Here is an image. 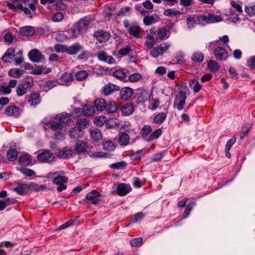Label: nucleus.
Listing matches in <instances>:
<instances>
[{"label": "nucleus", "instance_id": "nucleus-1", "mask_svg": "<svg viewBox=\"0 0 255 255\" xmlns=\"http://www.w3.org/2000/svg\"><path fill=\"white\" fill-rule=\"evenodd\" d=\"M64 172L63 171H59L52 173L49 174V177H51L53 183L59 185L57 190L61 192L66 189L67 186L65 185L68 182V178L64 175Z\"/></svg>", "mask_w": 255, "mask_h": 255}, {"label": "nucleus", "instance_id": "nucleus-2", "mask_svg": "<svg viewBox=\"0 0 255 255\" xmlns=\"http://www.w3.org/2000/svg\"><path fill=\"white\" fill-rule=\"evenodd\" d=\"M186 92L183 90H180L176 95L173 107H176L179 111L182 110L186 104Z\"/></svg>", "mask_w": 255, "mask_h": 255}, {"label": "nucleus", "instance_id": "nucleus-3", "mask_svg": "<svg viewBox=\"0 0 255 255\" xmlns=\"http://www.w3.org/2000/svg\"><path fill=\"white\" fill-rule=\"evenodd\" d=\"M33 84L32 79L24 80L19 84L16 88V93L18 96H22L25 94L28 89H29Z\"/></svg>", "mask_w": 255, "mask_h": 255}, {"label": "nucleus", "instance_id": "nucleus-4", "mask_svg": "<svg viewBox=\"0 0 255 255\" xmlns=\"http://www.w3.org/2000/svg\"><path fill=\"white\" fill-rule=\"evenodd\" d=\"M170 46L171 44L168 42L162 43L157 47L152 48L150 54L153 57L156 58L167 51Z\"/></svg>", "mask_w": 255, "mask_h": 255}, {"label": "nucleus", "instance_id": "nucleus-5", "mask_svg": "<svg viewBox=\"0 0 255 255\" xmlns=\"http://www.w3.org/2000/svg\"><path fill=\"white\" fill-rule=\"evenodd\" d=\"M199 20L201 25H205L209 23L220 22L222 20V18L215 14H209L208 15H199Z\"/></svg>", "mask_w": 255, "mask_h": 255}, {"label": "nucleus", "instance_id": "nucleus-6", "mask_svg": "<svg viewBox=\"0 0 255 255\" xmlns=\"http://www.w3.org/2000/svg\"><path fill=\"white\" fill-rule=\"evenodd\" d=\"M91 23V19L85 17L80 19L77 23V29L79 33H83L86 31Z\"/></svg>", "mask_w": 255, "mask_h": 255}, {"label": "nucleus", "instance_id": "nucleus-7", "mask_svg": "<svg viewBox=\"0 0 255 255\" xmlns=\"http://www.w3.org/2000/svg\"><path fill=\"white\" fill-rule=\"evenodd\" d=\"M37 159L41 162H50L52 161L54 156L48 150H45L39 153L37 155Z\"/></svg>", "mask_w": 255, "mask_h": 255}, {"label": "nucleus", "instance_id": "nucleus-8", "mask_svg": "<svg viewBox=\"0 0 255 255\" xmlns=\"http://www.w3.org/2000/svg\"><path fill=\"white\" fill-rule=\"evenodd\" d=\"M30 60L34 62H39L44 60V57L37 49H32L28 54Z\"/></svg>", "mask_w": 255, "mask_h": 255}, {"label": "nucleus", "instance_id": "nucleus-9", "mask_svg": "<svg viewBox=\"0 0 255 255\" xmlns=\"http://www.w3.org/2000/svg\"><path fill=\"white\" fill-rule=\"evenodd\" d=\"M101 195L96 190H93L89 192L86 196V199L91 203L96 205L101 201Z\"/></svg>", "mask_w": 255, "mask_h": 255}, {"label": "nucleus", "instance_id": "nucleus-10", "mask_svg": "<svg viewBox=\"0 0 255 255\" xmlns=\"http://www.w3.org/2000/svg\"><path fill=\"white\" fill-rule=\"evenodd\" d=\"M156 39L159 40H164L167 39L170 35L169 28L166 27H162L156 30Z\"/></svg>", "mask_w": 255, "mask_h": 255}, {"label": "nucleus", "instance_id": "nucleus-11", "mask_svg": "<svg viewBox=\"0 0 255 255\" xmlns=\"http://www.w3.org/2000/svg\"><path fill=\"white\" fill-rule=\"evenodd\" d=\"M97 57L99 60L107 63L109 64L116 63L115 59L112 56L108 55L107 52L104 51L98 52Z\"/></svg>", "mask_w": 255, "mask_h": 255}, {"label": "nucleus", "instance_id": "nucleus-12", "mask_svg": "<svg viewBox=\"0 0 255 255\" xmlns=\"http://www.w3.org/2000/svg\"><path fill=\"white\" fill-rule=\"evenodd\" d=\"M214 54L216 59L221 60L227 59L228 54L226 49L221 46H217L214 51Z\"/></svg>", "mask_w": 255, "mask_h": 255}, {"label": "nucleus", "instance_id": "nucleus-13", "mask_svg": "<svg viewBox=\"0 0 255 255\" xmlns=\"http://www.w3.org/2000/svg\"><path fill=\"white\" fill-rule=\"evenodd\" d=\"M156 34V30L155 29H151L149 33L147 34L146 37V40L145 41V45L148 48H152L157 42L158 39L155 38L154 35Z\"/></svg>", "mask_w": 255, "mask_h": 255}, {"label": "nucleus", "instance_id": "nucleus-14", "mask_svg": "<svg viewBox=\"0 0 255 255\" xmlns=\"http://www.w3.org/2000/svg\"><path fill=\"white\" fill-rule=\"evenodd\" d=\"M94 37L100 42H106L111 37L110 33L103 30L97 31L95 32Z\"/></svg>", "mask_w": 255, "mask_h": 255}, {"label": "nucleus", "instance_id": "nucleus-15", "mask_svg": "<svg viewBox=\"0 0 255 255\" xmlns=\"http://www.w3.org/2000/svg\"><path fill=\"white\" fill-rule=\"evenodd\" d=\"M5 113L8 116L17 117L20 115V111L18 107L15 105H11L6 108Z\"/></svg>", "mask_w": 255, "mask_h": 255}, {"label": "nucleus", "instance_id": "nucleus-16", "mask_svg": "<svg viewBox=\"0 0 255 255\" xmlns=\"http://www.w3.org/2000/svg\"><path fill=\"white\" fill-rule=\"evenodd\" d=\"M55 120L58 121L63 126L69 124L71 120V116L67 113H61L56 115Z\"/></svg>", "mask_w": 255, "mask_h": 255}, {"label": "nucleus", "instance_id": "nucleus-17", "mask_svg": "<svg viewBox=\"0 0 255 255\" xmlns=\"http://www.w3.org/2000/svg\"><path fill=\"white\" fill-rule=\"evenodd\" d=\"M128 33L135 38H138L141 37V30L139 26L133 24L130 26L128 29Z\"/></svg>", "mask_w": 255, "mask_h": 255}, {"label": "nucleus", "instance_id": "nucleus-18", "mask_svg": "<svg viewBox=\"0 0 255 255\" xmlns=\"http://www.w3.org/2000/svg\"><path fill=\"white\" fill-rule=\"evenodd\" d=\"M119 90H120V87L118 86L111 83H108L104 87L103 93L105 96H109L114 92Z\"/></svg>", "mask_w": 255, "mask_h": 255}, {"label": "nucleus", "instance_id": "nucleus-19", "mask_svg": "<svg viewBox=\"0 0 255 255\" xmlns=\"http://www.w3.org/2000/svg\"><path fill=\"white\" fill-rule=\"evenodd\" d=\"M131 190L130 186L128 184L121 183L117 187L118 195L123 196L128 193Z\"/></svg>", "mask_w": 255, "mask_h": 255}, {"label": "nucleus", "instance_id": "nucleus-20", "mask_svg": "<svg viewBox=\"0 0 255 255\" xmlns=\"http://www.w3.org/2000/svg\"><path fill=\"white\" fill-rule=\"evenodd\" d=\"M15 49L12 47L9 48L2 57V60L6 63L11 62L12 59L15 56Z\"/></svg>", "mask_w": 255, "mask_h": 255}, {"label": "nucleus", "instance_id": "nucleus-21", "mask_svg": "<svg viewBox=\"0 0 255 255\" xmlns=\"http://www.w3.org/2000/svg\"><path fill=\"white\" fill-rule=\"evenodd\" d=\"M88 147V144L86 142L78 140L74 146V151H75L76 153L80 154L86 151Z\"/></svg>", "mask_w": 255, "mask_h": 255}, {"label": "nucleus", "instance_id": "nucleus-22", "mask_svg": "<svg viewBox=\"0 0 255 255\" xmlns=\"http://www.w3.org/2000/svg\"><path fill=\"white\" fill-rule=\"evenodd\" d=\"M133 94V90L129 87H124L120 91L121 98L124 100H128Z\"/></svg>", "mask_w": 255, "mask_h": 255}, {"label": "nucleus", "instance_id": "nucleus-23", "mask_svg": "<svg viewBox=\"0 0 255 255\" xmlns=\"http://www.w3.org/2000/svg\"><path fill=\"white\" fill-rule=\"evenodd\" d=\"M74 151L71 149L64 148L58 151L57 153L58 157L62 158H67L73 156Z\"/></svg>", "mask_w": 255, "mask_h": 255}, {"label": "nucleus", "instance_id": "nucleus-24", "mask_svg": "<svg viewBox=\"0 0 255 255\" xmlns=\"http://www.w3.org/2000/svg\"><path fill=\"white\" fill-rule=\"evenodd\" d=\"M82 46L79 43H74L70 46L66 47V52L70 55H75L80 51Z\"/></svg>", "mask_w": 255, "mask_h": 255}, {"label": "nucleus", "instance_id": "nucleus-25", "mask_svg": "<svg viewBox=\"0 0 255 255\" xmlns=\"http://www.w3.org/2000/svg\"><path fill=\"white\" fill-rule=\"evenodd\" d=\"M17 84L16 80H10L8 85H3L1 87L2 92L5 94H9L11 92V88H14Z\"/></svg>", "mask_w": 255, "mask_h": 255}, {"label": "nucleus", "instance_id": "nucleus-26", "mask_svg": "<svg viewBox=\"0 0 255 255\" xmlns=\"http://www.w3.org/2000/svg\"><path fill=\"white\" fill-rule=\"evenodd\" d=\"M40 94L37 92L32 93L28 99V103L32 106H35L40 102Z\"/></svg>", "mask_w": 255, "mask_h": 255}, {"label": "nucleus", "instance_id": "nucleus-27", "mask_svg": "<svg viewBox=\"0 0 255 255\" xmlns=\"http://www.w3.org/2000/svg\"><path fill=\"white\" fill-rule=\"evenodd\" d=\"M118 110V105L114 101H110L106 102L105 110L108 113L113 114L116 113Z\"/></svg>", "mask_w": 255, "mask_h": 255}, {"label": "nucleus", "instance_id": "nucleus-28", "mask_svg": "<svg viewBox=\"0 0 255 255\" xmlns=\"http://www.w3.org/2000/svg\"><path fill=\"white\" fill-rule=\"evenodd\" d=\"M35 29L30 26L22 27L20 29V34L22 36H31L35 33Z\"/></svg>", "mask_w": 255, "mask_h": 255}, {"label": "nucleus", "instance_id": "nucleus-29", "mask_svg": "<svg viewBox=\"0 0 255 255\" xmlns=\"http://www.w3.org/2000/svg\"><path fill=\"white\" fill-rule=\"evenodd\" d=\"M118 141L122 146L127 145L129 142V136L125 132L121 133L119 135Z\"/></svg>", "mask_w": 255, "mask_h": 255}, {"label": "nucleus", "instance_id": "nucleus-30", "mask_svg": "<svg viewBox=\"0 0 255 255\" xmlns=\"http://www.w3.org/2000/svg\"><path fill=\"white\" fill-rule=\"evenodd\" d=\"M83 131L77 127L73 128L70 131V136L71 138H78L83 136Z\"/></svg>", "mask_w": 255, "mask_h": 255}, {"label": "nucleus", "instance_id": "nucleus-31", "mask_svg": "<svg viewBox=\"0 0 255 255\" xmlns=\"http://www.w3.org/2000/svg\"><path fill=\"white\" fill-rule=\"evenodd\" d=\"M28 187L27 183H21L18 186L13 189V190L16 192L19 195H24L27 193Z\"/></svg>", "mask_w": 255, "mask_h": 255}, {"label": "nucleus", "instance_id": "nucleus-32", "mask_svg": "<svg viewBox=\"0 0 255 255\" xmlns=\"http://www.w3.org/2000/svg\"><path fill=\"white\" fill-rule=\"evenodd\" d=\"M199 16L196 17H189L186 19L187 25L189 28H193L197 24H201L199 20Z\"/></svg>", "mask_w": 255, "mask_h": 255}, {"label": "nucleus", "instance_id": "nucleus-33", "mask_svg": "<svg viewBox=\"0 0 255 255\" xmlns=\"http://www.w3.org/2000/svg\"><path fill=\"white\" fill-rule=\"evenodd\" d=\"M82 113L86 117L94 115L95 113L94 107L90 105H85L83 108Z\"/></svg>", "mask_w": 255, "mask_h": 255}, {"label": "nucleus", "instance_id": "nucleus-34", "mask_svg": "<svg viewBox=\"0 0 255 255\" xmlns=\"http://www.w3.org/2000/svg\"><path fill=\"white\" fill-rule=\"evenodd\" d=\"M19 162L21 165H29L31 162L30 156L27 153H23L21 154L19 158Z\"/></svg>", "mask_w": 255, "mask_h": 255}, {"label": "nucleus", "instance_id": "nucleus-35", "mask_svg": "<svg viewBox=\"0 0 255 255\" xmlns=\"http://www.w3.org/2000/svg\"><path fill=\"white\" fill-rule=\"evenodd\" d=\"M106 102L104 99H97L94 101V105L98 111H103L105 109Z\"/></svg>", "mask_w": 255, "mask_h": 255}, {"label": "nucleus", "instance_id": "nucleus-36", "mask_svg": "<svg viewBox=\"0 0 255 255\" xmlns=\"http://www.w3.org/2000/svg\"><path fill=\"white\" fill-rule=\"evenodd\" d=\"M92 139L95 141H99L102 137V134L101 131L97 128L91 129L90 131Z\"/></svg>", "mask_w": 255, "mask_h": 255}, {"label": "nucleus", "instance_id": "nucleus-37", "mask_svg": "<svg viewBox=\"0 0 255 255\" xmlns=\"http://www.w3.org/2000/svg\"><path fill=\"white\" fill-rule=\"evenodd\" d=\"M8 74L9 76L18 78L23 74V70L19 68H13L9 70Z\"/></svg>", "mask_w": 255, "mask_h": 255}, {"label": "nucleus", "instance_id": "nucleus-38", "mask_svg": "<svg viewBox=\"0 0 255 255\" xmlns=\"http://www.w3.org/2000/svg\"><path fill=\"white\" fill-rule=\"evenodd\" d=\"M167 117L166 113L161 112L154 116L153 123L157 124H161L164 122Z\"/></svg>", "mask_w": 255, "mask_h": 255}, {"label": "nucleus", "instance_id": "nucleus-39", "mask_svg": "<svg viewBox=\"0 0 255 255\" xmlns=\"http://www.w3.org/2000/svg\"><path fill=\"white\" fill-rule=\"evenodd\" d=\"M123 114L125 115H129L133 111V108L131 104H126L121 108Z\"/></svg>", "mask_w": 255, "mask_h": 255}, {"label": "nucleus", "instance_id": "nucleus-40", "mask_svg": "<svg viewBox=\"0 0 255 255\" xmlns=\"http://www.w3.org/2000/svg\"><path fill=\"white\" fill-rule=\"evenodd\" d=\"M208 68L211 72H216L219 69V65L215 60H210L207 62Z\"/></svg>", "mask_w": 255, "mask_h": 255}, {"label": "nucleus", "instance_id": "nucleus-41", "mask_svg": "<svg viewBox=\"0 0 255 255\" xmlns=\"http://www.w3.org/2000/svg\"><path fill=\"white\" fill-rule=\"evenodd\" d=\"M204 59V54L200 52H196L194 53L192 56L191 59L195 62L201 63Z\"/></svg>", "mask_w": 255, "mask_h": 255}, {"label": "nucleus", "instance_id": "nucleus-42", "mask_svg": "<svg viewBox=\"0 0 255 255\" xmlns=\"http://www.w3.org/2000/svg\"><path fill=\"white\" fill-rule=\"evenodd\" d=\"M103 148L107 151H113L115 148V145L114 142L111 140H106L103 142Z\"/></svg>", "mask_w": 255, "mask_h": 255}, {"label": "nucleus", "instance_id": "nucleus-43", "mask_svg": "<svg viewBox=\"0 0 255 255\" xmlns=\"http://www.w3.org/2000/svg\"><path fill=\"white\" fill-rule=\"evenodd\" d=\"M7 158L10 161H14L18 156V152L15 149H9L6 154Z\"/></svg>", "mask_w": 255, "mask_h": 255}, {"label": "nucleus", "instance_id": "nucleus-44", "mask_svg": "<svg viewBox=\"0 0 255 255\" xmlns=\"http://www.w3.org/2000/svg\"><path fill=\"white\" fill-rule=\"evenodd\" d=\"M15 201L10 198H7L5 200H0V211L4 210L7 206L15 203Z\"/></svg>", "mask_w": 255, "mask_h": 255}, {"label": "nucleus", "instance_id": "nucleus-45", "mask_svg": "<svg viewBox=\"0 0 255 255\" xmlns=\"http://www.w3.org/2000/svg\"><path fill=\"white\" fill-rule=\"evenodd\" d=\"M64 18V15L62 12L58 11L55 12L52 16V20L55 22H60Z\"/></svg>", "mask_w": 255, "mask_h": 255}, {"label": "nucleus", "instance_id": "nucleus-46", "mask_svg": "<svg viewBox=\"0 0 255 255\" xmlns=\"http://www.w3.org/2000/svg\"><path fill=\"white\" fill-rule=\"evenodd\" d=\"M120 125V121L117 118H111L107 121V126L109 128L118 127Z\"/></svg>", "mask_w": 255, "mask_h": 255}, {"label": "nucleus", "instance_id": "nucleus-47", "mask_svg": "<svg viewBox=\"0 0 255 255\" xmlns=\"http://www.w3.org/2000/svg\"><path fill=\"white\" fill-rule=\"evenodd\" d=\"M164 14L165 15L169 16V17H174L177 16V15H179L181 14V12L179 10H177L175 9H167L164 12Z\"/></svg>", "mask_w": 255, "mask_h": 255}, {"label": "nucleus", "instance_id": "nucleus-48", "mask_svg": "<svg viewBox=\"0 0 255 255\" xmlns=\"http://www.w3.org/2000/svg\"><path fill=\"white\" fill-rule=\"evenodd\" d=\"M107 121V118L105 116H99L94 120V123L97 126L102 127Z\"/></svg>", "mask_w": 255, "mask_h": 255}, {"label": "nucleus", "instance_id": "nucleus-49", "mask_svg": "<svg viewBox=\"0 0 255 255\" xmlns=\"http://www.w3.org/2000/svg\"><path fill=\"white\" fill-rule=\"evenodd\" d=\"M162 132V129L161 128H158L150 134L148 140L150 141L157 139L161 134Z\"/></svg>", "mask_w": 255, "mask_h": 255}, {"label": "nucleus", "instance_id": "nucleus-50", "mask_svg": "<svg viewBox=\"0 0 255 255\" xmlns=\"http://www.w3.org/2000/svg\"><path fill=\"white\" fill-rule=\"evenodd\" d=\"M113 75L117 78L122 80L125 79L127 77L126 73L123 70L120 69L116 70L113 73Z\"/></svg>", "mask_w": 255, "mask_h": 255}, {"label": "nucleus", "instance_id": "nucleus-51", "mask_svg": "<svg viewBox=\"0 0 255 255\" xmlns=\"http://www.w3.org/2000/svg\"><path fill=\"white\" fill-rule=\"evenodd\" d=\"M88 76V73L86 71H80L75 74L76 79L79 81L84 80Z\"/></svg>", "mask_w": 255, "mask_h": 255}, {"label": "nucleus", "instance_id": "nucleus-52", "mask_svg": "<svg viewBox=\"0 0 255 255\" xmlns=\"http://www.w3.org/2000/svg\"><path fill=\"white\" fill-rule=\"evenodd\" d=\"M88 122L85 118L79 119L76 123V125L78 126L77 128H80L82 130L88 125Z\"/></svg>", "mask_w": 255, "mask_h": 255}, {"label": "nucleus", "instance_id": "nucleus-53", "mask_svg": "<svg viewBox=\"0 0 255 255\" xmlns=\"http://www.w3.org/2000/svg\"><path fill=\"white\" fill-rule=\"evenodd\" d=\"M57 84L56 81L54 80H50L46 82L44 85H43V89L47 91L54 87L56 86Z\"/></svg>", "mask_w": 255, "mask_h": 255}, {"label": "nucleus", "instance_id": "nucleus-54", "mask_svg": "<svg viewBox=\"0 0 255 255\" xmlns=\"http://www.w3.org/2000/svg\"><path fill=\"white\" fill-rule=\"evenodd\" d=\"M152 131V128L150 126H144L141 130V134L144 138L146 137Z\"/></svg>", "mask_w": 255, "mask_h": 255}, {"label": "nucleus", "instance_id": "nucleus-55", "mask_svg": "<svg viewBox=\"0 0 255 255\" xmlns=\"http://www.w3.org/2000/svg\"><path fill=\"white\" fill-rule=\"evenodd\" d=\"M142 78V76L138 73H134L128 77V80L131 82H136Z\"/></svg>", "mask_w": 255, "mask_h": 255}, {"label": "nucleus", "instance_id": "nucleus-56", "mask_svg": "<svg viewBox=\"0 0 255 255\" xmlns=\"http://www.w3.org/2000/svg\"><path fill=\"white\" fill-rule=\"evenodd\" d=\"M22 51L19 50L16 54L17 57L14 58V63L16 65H18L23 61L24 58L22 54Z\"/></svg>", "mask_w": 255, "mask_h": 255}, {"label": "nucleus", "instance_id": "nucleus-57", "mask_svg": "<svg viewBox=\"0 0 255 255\" xmlns=\"http://www.w3.org/2000/svg\"><path fill=\"white\" fill-rule=\"evenodd\" d=\"M165 152V151H163L153 154L151 157L152 161L157 162L160 161L164 155Z\"/></svg>", "mask_w": 255, "mask_h": 255}, {"label": "nucleus", "instance_id": "nucleus-58", "mask_svg": "<svg viewBox=\"0 0 255 255\" xmlns=\"http://www.w3.org/2000/svg\"><path fill=\"white\" fill-rule=\"evenodd\" d=\"M50 128L53 130H61L63 126L57 122H52L50 123Z\"/></svg>", "mask_w": 255, "mask_h": 255}, {"label": "nucleus", "instance_id": "nucleus-59", "mask_svg": "<svg viewBox=\"0 0 255 255\" xmlns=\"http://www.w3.org/2000/svg\"><path fill=\"white\" fill-rule=\"evenodd\" d=\"M145 154V152L144 150L143 149H141L133 153L131 155V157L134 159H138L140 158V157L144 155Z\"/></svg>", "mask_w": 255, "mask_h": 255}, {"label": "nucleus", "instance_id": "nucleus-60", "mask_svg": "<svg viewBox=\"0 0 255 255\" xmlns=\"http://www.w3.org/2000/svg\"><path fill=\"white\" fill-rule=\"evenodd\" d=\"M72 79V76L70 73H65L61 76V81L63 83H66L71 81Z\"/></svg>", "mask_w": 255, "mask_h": 255}, {"label": "nucleus", "instance_id": "nucleus-61", "mask_svg": "<svg viewBox=\"0 0 255 255\" xmlns=\"http://www.w3.org/2000/svg\"><path fill=\"white\" fill-rule=\"evenodd\" d=\"M155 22L154 17L152 16H146L143 19V22L146 25H150Z\"/></svg>", "mask_w": 255, "mask_h": 255}, {"label": "nucleus", "instance_id": "nucleus-62", "mask_svg": "<svg viewBox=\"0 0 255 255\" xmlns=\"http://www.w3.org/2000/svg\"><path fill=\"white\" fill-rule=\"evenodd\" d=\"M28 189H31L34 191H38L43 189V186L38 185L35 183H27Z\"/></svg>", "mask_w": 255, "mask_h": 255}, {"label": "nucleus", "instance_id": "nucleus-63", "mask_svg": "<svg viewBox=\"0 0 255 255\" xmlns=\"http://www.w3.org/2000/svg\"><path fill=\"white\" fill-rule=\"evenodd\" d=\"M142 242V238L139 237L131 240L130 242V243L132 247H136L141 246V244Z\"/></svg>", "mask_w": 255, "mask_h": 255}, {"label": "nucleus", "instance_id": "nucleus-64", "mask_svg": "<svg viewBox=\"0 0 255 255\" xmlns=\"http://www.w3.org/2000/svg\"><path fill=\"white\" fill-rule=\"evenodd\" d=\"M245 11L250 15H255V4L253 5L246 6Z\"/></svg>", "mask_w": 255, "mask_h": 255}]
</instances>
